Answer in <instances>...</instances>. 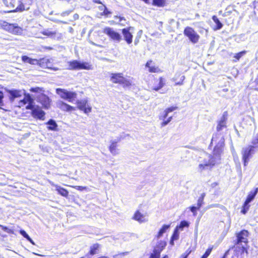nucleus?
<instances>
[{"label":"nucleus","instance_id":"f257e3e1","mask_svg":"<svg viewBox=\"0 0 258 258\" xmlns=\"http://www.w3.org/2000/svg\"><path fill=\"white\" fill-rule=\"evenodd\" d=\"M225 146V139L223 137L221 138L220 140L214 146L212 155H209V160H205L204 163L199 165V169L200 172H202L206 169L213 168L215 165L220 163L221 156L223 153Z\"/></svg>","mask_w":258,"mask_h":258},{"label":"nucleus","instance_id":"f03ea898","mask_svg":"<svg viewBox=\"0 0 258 258\" xmlns=\"http://www.w3.org/2000/svg\"><path fill=\"white\" fill-rule=\"evenodd\" d=\"M249 235V232L245 229L241 230L236 233V238L234 242V246L241 253H247V246L248 242L247 237Z\"/></svg>","mask_w":258,"mask_h":258},{"label":"nucleus","instance_id":"7ed1b4c3","mask_svg":"<svg viewBox=\"0 0 258 258\" xmlns=\"http://www.w3.org/2000/svg\"><path fill=\"white\" fill-rule=\"evenodd\" d=\"M110 81L113 84L122 85L123 88L130 87L132 85V81L126 79L121 73L110 74Z\"/></svg>","mask_w":258,"mask_h":258},{"label":"nucleus","instance_id":"20e7f679","mask_svg":"<svg viewBox=\"0 0 258 258\" xmlns=\"http://www.w3.org/2000/svg\"><path fill=\"white\" fill-rule=\"evenodd\" d=\"M0 28L15 35H20L23 29L17 24L9 23L5 21L0 20Z\"/></svg>","mask_w":258,"mask_h":258},{"label":"nucleus","instance_id":"39448f33","mask_svg":"<svg viewBox=\"0 0 258 258\" xmlns=\"http://www.w3.org/2000/svg\"><path fill=\"white\" fill-rule=\"evenodd\" d=\"M55 92L59 96L60 98L67 100L70 102L74 101L77 97L76 92L68 91L64 89L56 88Z\"/></svg>","mask_w":258,"mask_h":258},{"label":"nucleus","instance_id":"423d86ee","mask_svg":"<svg viewBox=\"0 0 258 258\" xmlns=\"http://www.w3.org/2000/svg\"><path fill=\"white\" fill-rule=\"evenodd\" d=\"M183 34L192 44L198 43L200 39V35L193 28L189 26L184 28Z\"/></svg>","mask_w":258,"mask_h":258},{"label":"nucleus","instance_id":"0eeeda50","mask_svg":"<svg viewBox=\"0 0 258 258\" xmlns=\"http://www.w3.org/2000/svg\"><path fill=\"white\" fill-rule=\"evenodd\" d=\"M69 69L70 70L92 69V66L88 62H81L77 60L70 61L68 62Z\"/></svg>","mask_w":258,"mask_h":258},{"label":"nucleus","instance_id":"6e6552de","mask_svg":"<svg viewBox=\"0 0 258 258\" xmlns=\"http://www.w3.org/2000/svg\"><path fill=\"white\" fill-rule=\"evenodd\" d=\"M253 146L249 145L242 149V160L244 166H246L253 152Z\"/></svg>","mask_w":258,"mask_h":258},{"label":"nucleus","instance_id":"1a4fd4ad","mask_svg":"<svg viewBox=\"0 0 258 258\" xmlns=\"http://www.w3.org/2000/svg\"><path fill=\"white\" fill-rule=\"evenodd\" d=\"M166 243L164 241H160L157 242L154 247L153 252L150 254L149 258H160L161 251L164 249Z\"/></svg>","mask_w":258,"mask_h":258},{"label":"nucleus","instance_id":"9d476101","mask_svg":"<svg viewBox=\"0 0 258 258\" xmlns=\"http://www.w3.org/2000/svg\"><path fill=\"white\" fill-rule=\"evenodd\" d=\"M103 32L113 41L120 42L122 40L120 34L118 32L115 31L112 28L109 27L104 28Z\"/></svg>","mask_w":258,"mask_h":258},{"label":"nucleus","instance_id":"9b49d317","mask_svg":"<svg viewBox=\"0 0 258 258\" xmlns=\"http://www.w3.org/2000/svg\"><path fill=\"white\" fill-rule=\"evenodd\" d=\"M77 107L81 111H83L85 113H89L91 112L92 107L88 104V100L86 99L78 100L76 101Z\"/></svg>","mask_w":258,"mask_h":258},{"label":"nucleus","instance_id":"f8f14e48","mask_svg":"<svg viewBox=\"0 0 258 258\" xmlns=\"http://www.w3.org/2000/svg\"><path fill=\"white\" fill-rule=\"evenodd\" d=\"M178 107L176 106H170L169 107L167 108L164 111L163 115L161 117L160 119L163 120L161 122V125L162 126H165L169 122L171 121L172 119V117L170 116L166 119V117L168 116L169 113L171 112L176 109H177Z\"/></svg>","mask_w":258,"mask_h":258},{"label":"nucleus","instance_id":"ddd939ff","mask_svg":"<svg viewBox=\"0 0 258 258\" xmlns=\"http://www.w3.org/2000/svg\"><path fill=\"white\" fill-rule=\"evenodd\" d=\"M166 79L164 77H160L159 78H155L152 82V89L155 91H158L164 87L166 85Z\"/></svg>","mask_w":258,"mask_h":258},{"label":"nucleus","instance_id":"4468645a","mask_svg":"<svg viewBox=\"0 0 258 258\" xmlns=\"http://www.w3.org/2000/svg\"><path fill=\"white\" fill-rule=\"evenodd\" d=\"M36 0H20V4L17 7L12 11H23L28 10Z\"/></svg>","mask_w":258,"mask_h":258},{"label":"nucleus","instance_id":"2eb2a0df","mask_svg":"<svg viewBox=\"0 0 258 258\" xmlns=\"http://www.w3.org/2000/svg\"><path fill=\"white\" fill-rule=\"evenodd\" d=\"M57 107L62 111L71 113L76 110V107L71 106L63 101L59 100L56 103Z\"/></svg>","mask_w":258,"mask_h":258},{"label":"nucleus","instance_id":"dca6fc26","mask_svg":"<svg viewBox=\"0 0 258 258\" xmlns=\"http://www.w3.org/2000/svg\"><path fill=\"white\" fill-rule=\"evenodd\" d=\"M38 100L43 108L48 109L50 107L51 100L47 95L41 93L38 97Z\"/></svg>","mask_w":258,"mask_h":258},{"label":"nucleus","instance_id":"f3484780","mask_svg":"<svg viewBox=\"0 0 258 258\" xmlns=\"http://www.w3.org/2000/svg\"><path fill=\"white\" fill-rule=\"evenodd\" d=\"M50 63L51 62L49 59L46 57H43L37 59L36 65H38L41 68H47L54 71L58 70V69L57 68L51 67L50 66Z\"/></svg>","mask_w":258,"mask_h":258},{"label":"nucleus","instance_id":"a211bd4d","mask_svg":"<svg viewBox=\"0 0 258 258\" xmlns=\"http://www.w3.org/2000/svg\"><path fill=\"white\" fill-rule=\"evenodd\" d=\"M132 28V27H128L121 29V32L123 34L124 40L128 44H131L133 42V36L130 32Z\"/></svg>","mask_w":258,"mask_h":258},{"label":"nucleus","instance_id":"6ab92c4d","mask_svg":"<svg viewBox=\"0 0 258 258\" xmlns=\"http://www.w3.org/2000/svg\"><path fill=\"white\" fill-rule=\"evenodd\" d=\"M228 113L227 111H225L220 120L217 122L216 130L217 132L221 131L223 128L227 127V120Z\"/></svg>","mask_w":258,"mask_h":258},{"label":"nucleus","instance_id":"aec40b11","mask_svg":"<svg viewBox=\"0 0 258 258\" xmlns=\"http://www.w3.org/2000/svg\"><path fill=\"white\" fill-rule=\"evenodd\" d=\"M145 67L148 69V72L151 73H161L162 71L158 66H155L152 59L148 60L145 64Z\"/></svg>","mask_w":258,"mask_h":258},{"label":"nucleus","instance_id":"412c9836","mask_svg":"<svg viewBox=\"0 0 258 258\" xmlns=\"http://www.w3.org/2000/svg\"><path fill=\"white\" fill-rule=\"evenodd\" d=\"M31 115L36 119L43 120L45 118V112L38 106L35 107V109L31 111Z\"/></svg>","mask_w":258,"mask_h":258},{"label":"nucleus","instance_id":"4be33fe9","mask_svg":"<svg viewBox=\"0 0 258 258\" xmlns=\"http://www.w3.org/2000/svg\"><path fill=\"white\" fill-rule=\"evenodd\" d=\"M132 218L140 223L145 222L147 221L145 215L142 214L139 210H137L135 212Z\"/></svg>","mask_w":258,"mask_h":258},{"label":"nucleus","instance_id":"5701e85b","mask_svg":"<svg viewBox=\"0 0 258 258\" xmlns=\"http://www.w3.org/2000/svg\"><path fill=\"white\" fill-rule=\"evenodd\" d=\"M3 3L6 7L11 10L9 12H13L17 7H16V0H3Z\"/></svg>","mask_w":258,"mask_h":258},{"label":"nucleus","instance_id":"b1692460","mask_svg":"<svg viewBox=\"0 0 258 258\" xmlns=\"http://www.w3.org/2000/svg\"><path fill=\"white\" fill-rule=\"evenodd\" d=\"M32 100V98L31 97V95L29 93H25L24 94V97L23 99L20 100L19 101V106L22 107L24 105H26V104H28V103L30 101H31Z\"/></svg>","mask_w":258,"mask_h":258},{"label":"nucleus","instance_id":"393cba45","mask_svg":"<svg viewBox=\"0 0 258 258\" xmlns=\"http://www.w3.org/2000/svg\"><path fill=\"white\" fill-rule=\"evenodd\" d=\"M117 146L118 145L117 141H114L111 143L109 147V150L112 155H116L118 154Z\"/></svg>","mask_w":258,"mask_h":258},{"label":"nucleus","instance_id":"a878e982","mask_svg":"<svg viewBox=\"0 0 258 258\" xmlns=\"http://www.w3.org/2000/svg\"><path fill=\"white\" fill-rule=\"evenodd\" d=\"M185 79V77L182 74H176L174 80L175 81V85H182L183 84V81Z\"/></svg>","mask_w":258,"mask_h":258},{"label":"nucleus","instance_id":"bb28decb","mask_svg":"<svg viewBox=\"0 0 258 258\" xmlns=\"http://www.w3.org/2000/svg\"><path fill=\"white\" fill-rule=\"evenodd\" d=\"M55 187L56 190L57 191L58 194L65 198L68 197L69 191L67 189L57 185H55Z\"/></svg>","mask_w":258,"mask_h":258},{"label":"nucleus","instance_id":"cd10ccee","mask_svg":"<svg viewBox=\"0 0 258 258\" xmlns=\"http://www.w3.org/2000/svg\"><path fill=\"white\" fill-rule=\"evenodd\" d=\"M22 60L24 63H28L32 65L36 64L37 59L28 57L27 55H22L21 56Z\"/></svg>","mask_w":258,"mask_h":258},{"label":"nucleus","instance_id":"c85d7f7f","mask_svg":"<svg viewBox=\"0 0 258 258\" xmlns=\"http://www.w3.org/2000/svg\"><path fill=\"white\" fill-rule=\"evenodd\" d=\"M7 92L11 95V99H14L22 96L21 91L19 90H9Z\"/></svg>","mask_w":258,"mask_h":258},{"label":"nucleus","instance_id":"c756f323","mask_svg":"<svg viewBox=\"0 0 258 258\" xmlns=\"http://www.w3.org/2000/svg\"><path fill=\"white\" fill-rule=\"evenodd\" d=\"M212 19L216 24V26L213 28V30L216 31L221 29L223 27V24L220 21L217 17L215 15H214L212 16Z\"/></svg>","mask_w":258,"mask_h":258},{"label":"nucleus","instance_id":"7c9ffc66","mask_svg":"<svg viewBox=\"0 0 258 258\" xmlns=\"http://www.w3.org/2000/svg\"><path fill=\"white\" fill-rule=\"evenodd\" d=\"M189 224L188 222L183 220L180 222V224L177 225L174 230V233L177 232L178 230H182L184 227H188Z\"/></svg>","mask_w":258,"mask_h":258},{"label":"nucleus","instance_id":"2f4dec72","mask_svg":"<svg viewBox=\"0 0 258 258\" xmlns=\"http://www.w3.org/2000/svg\"><path fill=\"white\" fill-rule=\"evenodd\" d=\"M258 192V187H256L254 188V190L253 191H250L249 192L248 196H247L245 201L248 203H250L255 198L256 195Z\"/></svg>","mask_w":258,"mask_h":258},{"label":"nucleus","instance_id":"473e14b6","mask_svg":"<svg viewBox=\"0 0 258 258\" xmlns=\"http://www.w3.org/2000/svg\"><path fill=\"white\" fill-rule=\"evenodd\" d=\"M167 0H152V4L153 6L157 7H164L166 5Z\"/></svg>","mask_w":258,"mask_h":258},{"label":"nucleus","instance_id":"72a5a7b5","mask_svg":"<svg viewBox=\"0 0 258 258\" xmlns=\"http://www.w3.org/2000/svg\"><path fill=\"white\" fill-rule=\"evenodd\" d=\"M47 124L49 126H47V128L51 131H56L57 127V124L55 121L52 119H50L48 122Z\"/></svg>","mask_w":258,"mask_h":258},{"label":"nucleus","instance_id":"f704fd0d","mask_svg":"<svg viewBox=\"0 0 258 258\" xmlns=\"http://www.w3.org/2000/svg\"><path fill=\"white\" fill-rule=\"evenodd\" d=\"M170 225H163L159 230L156 236L157 237L159 238L160 237H161L163 235V234L165 233L166 231L170 227Z\"/></svg>","mask_w":258,"mask_h":258},{"label":"nucleus","instance_id":"c9c22d12","mask_svg":"<svg viewBox=\"0 0 258 258\" xmlns=\"http://www.w3.org/2000/svg\"><path fill=\"white\" fill-rule=\"evenodd\" d=\"M99 247V245L98 243L94 244L91 247L89 253L93 255L97 253V251Z\"/></svg>","mask_w":258,"mask_h":258},{"label":"nucleus","instance_id":"e433bc0d","mask_svg":"<svg viewBox=\"0 0 258 258\" xmlns=\"http://www.w3.org/2000/svg\"><path fill=\"white\" fill-rule=\"evenodd\" d=\"M249 203L248 202H247V201H245L242 206V209L241 210V213L243 214H245L247 211H248L249 209V207H250V205H249Z\"/></svg>","mask_w":258,"mask_h":258},{"label":"nucleus","instance_id":"4c0bfd02","mask_svg":"<svg viewBox=\"0 0 258 258\" xmlns=\"http://www.w3.org/2000/svg\"><path fill=\"white\" fill-rule=\"evenodd\" d=\"M99 8L100 10H103V12L101 13V16H107L111 13V12L108 10L107 8L104 5L100 6Z\"/></svg>","mask_w":258,"mask_h":258},{"label":"nucleus","instance_id":"58836bf2","mask_svg":"<svg viewBox=\"0 0 258 258\" xmlns=\"http://www.w3.org/2000/svg\"><path fill=\"white\" fill-rule=\"evenodd\" d=\"M246 53V51L245 50H243V51H241L239 52H238L237 53H236L234 55V58H235V60H234V61L235 62H236L237 61H238L239 60V59L243 55H244L245 53Z\"/></svg>","mask_w":258,"mask_h":258},{"label":"nucleus","instance_id":"ea45409f","mask_svg":"<svg viewBox=\"0 0 258 258\" xmlns=\"http://www.w3.org/2000/svg\"><path fill=\"white\" fill-rule=\"evenodd\" d=\"M29 90L30 92L34 93H41L44 92L43 88L39 87H32Z\"/></svg>","mask_w":258,"mask_h":258},{"label":"nucleus","instance_id":"a19ab883","mask_svg":"<svg viewBox=\"0 0 258 258\" xmlns=\"http://www.w3.org/2000/svg\"><path fill=\"white\" fill-rule=\"evenodd\" d=\"M20 233L28 241L33 243V241L28 234L24 230H20L19 231Z\"/></svg>","mask_w":258,"mask_h":258},{"label":"nucleus","instance_id":"79ce46f5","mask_svg":"<svg viewBox=\"0 0 258 258\" xmlns=\"http://www.w3.org/2000/svg\"><path fill=\"white\" fill-rule=\"evenodd\" d=\"M0 227L3 231H4L9 234H14V231L13 229H10L7 226L0 225Z\"/></svg>","mask_w":258,"mask_h":258},{"label":"nucleus","instance_id":"37998d69","mask_svg":"<svg viewBox=\"0 0 258 258\" xmlns=\"http://www.w3.org/2000/svg\"><path fill=\"white\" fill-rule=\"evenodd\" d=\"M192 250L190 248L187 249L183 253H182L180 258H187L188 255L191 253Z\"/></svg>","mask_w":258,"mask_h":258},{"label":"nucleus","instance_id":"c03bdc74","mask_svg":"<svg viewBox=\"0 0 258 258\" xmlns=\"http://www.w3.org/2000/svg\"><path fill=\"white\" fill-rule=\"evenodd\" d=\"M43 34L47 36L53 37L56 35V33L54 31H46Z\"/></svg>","mask_w":258,"mask_h":258},{"label":"nucleus","instance_id":"a18cd8bd","mask_svg":"<svg viewBox=\"0 0 258 258\" xmlns=\"http://www.w3.org/2000/svg\"><path fill=\"white\" fill-rule=\"evenodd\" d=\"M33 99H32V100L31 101H30L28 103V104L26 106V109H30L31 111L35 109V107H34V105H33Z\"/></svg>","mask_w":258,"mask_h":258},{"label":"nucleus","instance_id":"49530a36","mask_svg":"<svg viewBox=\"0 0 258 258\" xmlns=\"http://www.w3.org/2000/svg\"><path fill=\"white\" fill-rule=\"evenodd\" d=\"M71 187L79 191H83L87 189V187L86 186H83L74 185L71 186Z\"/></svg>","mask_w":258,"mask_h":258},{"label":"nucleus","instance_id":"de8ad7c7","mask_svg":"<svg viewBox=\"0 0 258 258\" xmlns=\"http://www.w3.org/2000/svg\"><path fill=\"white\" fill-rule=\"evenodd\" d=\"M189 209H190V210L191 211V212L193 213V215L196 216V215H197V210H199L200 208H198V206H197V207L191 206L189 207Z\"/></svg>","mask_w":258,"mask_h":258},{"label":"nucleus","instance_id":"09e8293b","mask_svg":"<svg viewBox=\"0 0 258 258\" xmlns=\"http://www.w3.org/2000/svg\"><path fill=\"white\" fill-rule=\"evenodd\" d=\"M220 135L219 133H215L214 134L211 141L210 146L212 145L214 141H217V140L219 139Z\"/></svg>","mask_w":258,"mask_h":258},{"label":"nucleus","instance_id":"8fccbe9b","mask_svg":"<svg viewBox=\"0 0 258 258\" xmlns=\"http://www.w3.org/2000/svg\"><path fill=\"white\" fill-rule=\"evenodd\" d=\"M4 97V93L2 91H0V108H2V106L4 105L3 101Z\"/></svg>","mask_w":258,"mask_h":258},{"label":"nucleus","instance_id":"3c124183","mask_svg":"<svg viewBox=\"0 0 258 258\" xmlns=\"http://www.w3.org/2000/svg\"><path fill=\"white\" fill-rule=\"evenodd\" d=\"M212 249V247H209L203 254L208 257L211 254Z\"/></svg>","mask_w":258,"mask_h":258},{"label":"nucleus","instance_id":"603ef678","mask_svg":"<svg viewBox=\"0 0 258 258\" xmlns=\"http://www.w3.org/2000/svg\"><path fill=\"white\" fill-rule=\"evenodd\" d=\"M252 144L253 145L258 144V133L256 134L255 138L252 140Z\"/></svg>","mask_w":258,"mask_h":258},{"label":"nucleus","instance_id":"864d4df0","mask_svg":"<svg viewBox=\"0 0 258 258\" xmlns=\"http://www.w3.org/2000/svg\"><path fill=\"white\" fill-rule=\"evenodd\" d=\"M72 11H73V10H67V11H63L61 13V16H66L69 15Z\"/></svg>","mask_w":258,"mask_h":258},{"label":"nucleus","instance_id":"5fc2aeb1","mask_svg":"<svg viewBox=\"0 0 258 258\" xmlns=\"http://www.w3.org/2000/svg\"><path fill=\"white\" fill-rule=\"evenodd\" d=\"M232 13L231 11H227L224 12L223 14H222L223 17H227L229 16Z\"/></svg>","mask_w":258,"mask_h":258},{"label":"nucleus","instance_id":"6e6d98bb","mask_svg":"<svg viewBox=\"0 0 258 258\" xmlns=\"http://www.w3.org/2000/svg\"><path fill=\"white\" fill-rule=\"evenodd\" d=\"M255 88V90L258 91V75L254 81Z\"/></svg>","mask_w":258,"mask_h":258},{"label":"nucleus","instance_id":"4d7b16f0","mask_svg":"<svg viewBox=\"0 0 258 258\" xmlns=\"http://www.w3.org/2000/svg\"><path fill=\"white\" fill-rule=\"evenodd\" d=\"M114 18L116 19H118L119 22H121L122 20H124V21L125 20L124 18L123 17H121V16H115L114 17Z\"/></svg>","mask_w":258,"mask_h":258},{"label":"nucleus","instance_id":"13d9d810","mask_svg":"<svg viewBox=\"0 0 258 258\" xmlns=\"http://www.w3.org/2000/svg\"><path fill=\"white\" fill-rule=\"evenodd\" d=\"M204 202L201 201H200V200H198V203H197V206H198V208H201V207H202V205L203 204Z\"/></svg>","mask_w":258,"mask_h":258},{"label":"nucleus","instance_id":"bf43d9fd","mask_svg":"<svg viewBox=\"0 0 258 258\" xmlns=\"http://www.w3.org/2000/svg\"><path fill=\"white\" fill-rule=\"evenodd\" d=\"M205 196V194L204 193L202 194L198 200L204 202V199Z\"/></svg>","mask_w":258,"mask_h":258},{"label":"nucleus","instance_id":"052dcab7","mask_svg":"<svg viewBox=\"0 0 258 258\" xmlns=\"http://www.w3.org/2000/svg\"><path fill=\"white\" fill-rule=\"evenodd\" d=\"M73 17H74V19L75 20H78L79 19V15L78 14H75L74 15Z\"/></svg>","mask_w":258,"mask_h":258},{"label":"nucleus","instance_id":"680f3d73","mask_svg":"<svg viewBox=\"0 0 258 258\" xmlns=\"http://www.w3.org/2000/svg\"><path fill=\"white\" fill-rule=\"evenodd\" d=\"M93 2L96 4H102L100 0H93Z\"/></svg>","mask_w":258,"mask_h":258},{"label":"nucleus","instance_id":"e2e57ef3","mask_svg":"<svg viewBox=\"0 0 258 258\" xmlns=\"http://www.w3.org/2000/svg\"><path fill=\"white\" fill-rule=\"evenodd\" d=\"M162 258H168V256L167 255H164Z\"/></svg>","mask_w":258,"mask_h":258},{"label":"nucleus","instance_id":"0e129e2a","mask_svg":"<svg viewBox=\"0 0 258 258\" xmlns=\"http://www.w3.org/2000/svg\"><path fill=\"white\" fill-rule=\"evenodd\" d=\"M201 258H207V257L204 254H203Z\"/></svg>","mask_w":258,"mask_h":258},{"label":"nucleus","instance_id":"69168bd1","mask_svg":"<svg viewBox=\"0 0 258 258\" xmlns=\"http://www.w3.org/2000/svg\"><path fill=\"white\" fill-rule=\"evenodd\" d=\"M222 11H219V14H222Z\"/></svg>","mask_w":258,"mask_h":258},{"label":"nucleus","instance_id":"338daca9","mask_svg":"<svg viewBox=\"0 0 258 258\" xmlns=\"http://www.w3.org/2000/svg\"><path fill=\"white\" fill-rule=\"evenodd\" d=\"M222 258H225V255L223 256Z\"/></svg>","mask_w":258,"mask_h":258}]
</instances>
